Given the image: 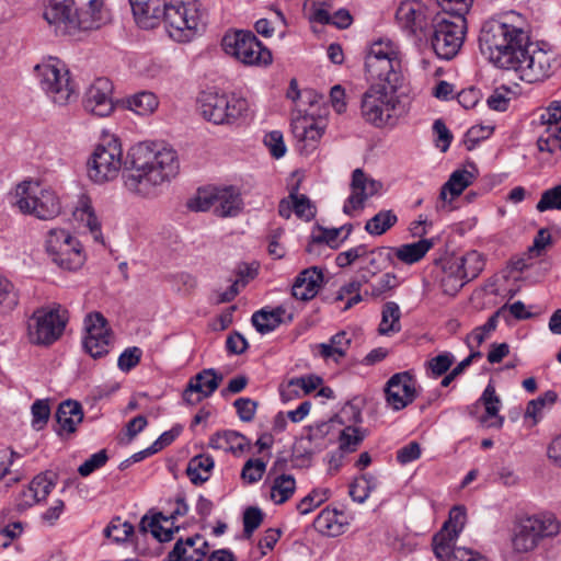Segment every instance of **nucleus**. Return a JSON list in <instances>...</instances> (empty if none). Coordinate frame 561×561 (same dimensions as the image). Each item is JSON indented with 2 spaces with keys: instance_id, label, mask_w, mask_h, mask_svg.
Segmentation results:
<instances>
[{
  "instance_id": "obj_22",
  "label": "nucleus",
  "mask_w": 561,
  "mask_h": 561,
  "mask_svg": "<svg viewBox=\"0 0 561 561\" xmlns=\"http://www.w3.org/2000/svg\"><path fill=\"white\" fill-rule=\"evenodd\" d=\"M307 108H298L297 115L293 114L291 117V131L298 141L309 144L311 147L320 140L324 134V126L313 121L308 115H302Z\"/></svg>"
},
{
  "instance_id": "obj_49",
  "label": "nucleus",
  "mask_w": 561,
  "mask_h": 561,
  "mask_svg": "<svg viewBox=\"0 0 561 561\" xmlns=\"http://www.w3.org/2000/svg\"><path fill=\"white\" fill-rule=\"evenodd\" d=\"M264 513L257 506H249L243 512V536L250 539L253 533L261 526Z\"/></svg>"
},
{
  "instance_id": "obj_20",
  "label": "nucleus",
  "mask_w": 561,
  "mask_h": 561,
  "mask_svg": "<svg viewBox=\"0 0 561 561\" xmlns=\"http://www.w3.org/2000/svg\"><path fill=\"white\" fill-rule=\"evenodd\" d=\"M381 183L368 178L362 169H355L352 175V194L343 206V211L350 215L353 210L362 208L364 202L374 196L381 188Z\"/></svg>"
},
{
  "instance_id": "obj_41",
  "label": "nucleus",
  "mask_w": 561,
  "mask_h": 561,
  "mask_svg": "<svg viewBox=\"0 0 561 561\" xmlns=\"http://www.w3.org/2000/svg\"><path fill=\"white\" fill-rule=\"evenodd\" d=\"M385 398L393 410H401L419 394L417 388H383Z\"/></svg>"
},
{
  "instance_id": "obj_13",
  "label": "nucleus",
  "mask_w": 561,
  "mask_h": 561,
  "mask_svg": "<svg viewBox=\"0 0 561 561\" xmlns=\"http://www.w3.org/2000/svg\"><path fill=\"white\" fill-rule=\"evenodd\" d=\"M188 207L195 211L214 208L219 217H232L241 210L242 198L239 190L233 186L202 188L191 199Z\"/></svg>"
},
{
  "instance_id": "obj_28",
  "label": "nucleus",
  "mask_w": 561,
  "mask_h": 561,
  "mask_svg": "<svg viewBox=\"0 0 561 561\" xmlns=\"http://www.w3.org/2000/svg\"><path fill=\"white\" fill-rule=\"evenodd\" d=\"M433 245V240L421 239L416 242L390 248L392 250V256L394 255L402 263L411 265L421 261Z\"/></svg>"
},
{
  "instance_id": "obj_55",
  "label": "nucleus",
  "mask_w": 561,
  "mask_h": 561,
  "mask_svg": "<svg viewBox=\"0 0 561 561\" xmlns=\"http://www.w3.org/2000/svg\"><path fill=\"white\" fill-rule=\"evenodd\" d=\"M482 357L480 351L471 350V353L458 363L440 381L439 386H449L457 377L462 375L465 370L476 360Z\"/></svg>"
},
{
  "instance_id": "obj_32",
  "label": "nucleus",
  "mask_w": 561,
  "mask_h": 561,
  "mask_svg": "<svg viewBox=\"0 0 561 561\" xmlns=\"http://www.w3.org/2000/svg\"><path fill=\"white\" fill-rule=\"evenodd\" d=\"M557 399V392L553 390H547L536 399L530 400L525 410V419H530L533 425L537 424L542 419L545 412L549 411L553 407Z\"/></svg>"
},
{
  "instance_id": "obj_64",
  "label": "nucleus",
  "mask_w": 561,
  "mask_h": 561,
  "mask_svg": "<svg viewBox=\"0 0 561 561\" xmlns=\"http://www.w3.org/2000/svg\"><path fill=\"white\" fill-rule=\"evenodd\" d=\"M264 144L268 147L271 154L279 159L286 152V146L284 144L283 134L278 130H273L265 135Z\"/></svg>"
},
{
  "instance_id": "obj_50",
  "label": "nucleus",
  "mask_w": 561,
  "mask_h": 561,
  "mask_svg": "<svg viewBox=\"0 0 561 561\" xmlns=\"http://www.w3.org/2000/svg\"><path fill=\"white\" fill-rule=\"evenodd\" d=\"M536 209L540 213L551 209L561 210V185L543 191Z\"/></svg>"
},
{
  "instance_id": "obj_47",
  "label": "nucleus",
  "mask_w": 561,
  "mask_h": 561,
  "mask_svg": "<svg viewBox=\"0 0 561 561\" xmlns=\"http://www.w3.org/2000/svg\"><path fill=\"white\" fill-rule=\"evenodd\" d=\"M375 488V478L370 474H363L350 485V495L354 501L363 503Z\"/></svg>"
},
{
  "instance_id": "obj_31",
  "label": "nucleus",
  "mask_w": 561,
  "mask_h": 561,
  "mask_svg": "<svg viewBox=\"0 0 561 561\" xmlns=\"http://www.w3.org/2000/svg\"><path fill=\"white\" fill-rule=\"evenodd\" d=\"M214 466L213 457L203 454L197 455L188 461L186 474L193 484L199 485L209 479Z\"/></svg>"
},
{
  "instance_id": "obj_51",
  "label": "nucleus",
  "mask_w": 561,
  "mask_h": 561,
  "mask_svg": "<svg viewBox=\"0 0 561 561\" xmlns=\"http://www.w3.org/2000/svg\"><path fill=\"white\" fill-rule=\"evenodd\" d=\"M345 227L346 226L332 229H322L321 234L312 236L311 241L308 243L306 248L307 252L311 253L316 245L322 243H327L332 249H337L340 247V242H337V237L344 230Z\"/></svg>"
},
{
  "instance_id": "obj_5",
  "label": "nucleus",
  "mask_w": 561,
  "mask_h": 561,
  "mask_svg": "<svg viewBox=\"0 0 561 561\" xmlns=\"http://www.w3.org/2000/svg\"><path fill=\"white\" fill-rule=\"evenodd\" d=\"M34 73L41 90L56 105L65 106L76 101V84L65 64L56 58L34 67Z\"/></svg>"
},
{
  "instance_id": "obj_1",
  "label": "nucleus",
  "mask_w": 561,
  "mask_h": 561,
  "mask_svg": "<svg viewBox=\"0 0 561 561\" xmlns=\"http://www.w3.org/2000/svg\"><path fill=\"white\" fill-rule=\"evenodd\" d=\"M123 167L126 190L149 197L179 173L180 163L174 149L149 141L133 146L123 161L121 141L111 135L104 137L94 149L88 161V175L93 182L102 184L116 179Z\"/></svg>"
},
{
  "instance_id": "obj_54",
  "label": "nucleus",
  "mask_w": 561,
  "mask_h": 561,
  "mask_svg": "<svg viewBox=\"0 0 561 561\" xmlns=\"http://www.w3.org/2000/svg\"><path fill=\"white\" fill-rule=\"evenodd\" d=\"M466 522V508L461 505L454 506L449 512V519L444 524L443 529L449 530L453 536H458Z\"/></svg>"
},
{
  "instance_id": "obj_10",
  "label": "nucleus",
  "mask_w": 561,
  "mask_h": 561,
  "mask_svg": "<svg viewBox=\"0 0 561 561\" xmlns=\"http://www.w3.org/2000/svg\"><path fill=\"white\" fill-rule=\"evenodd\" d=\"M68 322V311L61 306L41 308L27 321V335L33 344L49 345L57 341Z\"/></svg>"
},
{
  "instance_id": "obj_8",
  "label": "nucleus",
  "mask_w": 561,
  "mask_h": 561,
  "mask_svg": "<svg viewBox=\"0 0 561 561\" xmlns=\"http://www.w3.org/2000/svg\"><path fill=\"white\" fill-rule=\"evenodd\" d=\"M204 118L214 124H231L242 117L249 110L247 99L232 94L204 92L198 99Z\"/></svg>"
},
{
  "instance_id": "obj_58",
  "label": "nucleus",
  "mask_w": 561,
  "mask_h": 561,
  "mask_svg": "<svg viewBox=\"0 0 561 561\" xmlns=\"http://www.w3.org/2000/svg\"><path fill=\"white\" fill-rule=\"evenodd\" d=\"M112 522L104 530L106 537L112 538L116 542L125 541L134 534V526L129 522L121 523Z\"/></svg>"
},
{
  "instance_id": "obj_42",
  "label": "nucleus",
  "mask_w": 561,
  "mask_h": 561,
  "mask_svg": "<svg viewBox=\"0 0 561 561\" xmlns=\"http://www.w3.org/2000/svg\"><path fill=\"white\" fill-rule=\"evenodd\" d=\"M139 530L142 534L150 531L152 536L160 542H168L172 540L174 531L179 530V527H163L158 518H149L148 515L142 516L139 523Z\"/></svg>"
},
{
  "instance_id": "obj_45",
  "label": "nucleus",
  "mask_w": 561,
  "mask_h": 561,
  "mask_svg": "<svg viewBox=\"0 0 561 561\" xmlns=\"http://www.w3.org/2000/svg\"><path fill=\"white\" fill-rule=\"evenodd\" d=\"M330 496V489H314L297 504V510L300 514L306 515L329 500Z\"/></svg>"
},
{
  "instance_id": "obj_53",
  "label": "nucleus",
  "mask_w": 561,
  "mask_h": 561,
  "mask_svg": "<svg viewBox=\"0 0 561 561\" xmlns=\"http://www.w3.org/2000/svg\"><path fill=\"white\" fill-rule=\"evenodd\" d=\"M365 432L355 426L345 427L340 435V448L347 451H353L363 442Z\"/></svg>"
},
{
  "instance_id": "obj_35",
  "label": "nucleus",
  "mask_w": 561,
  "mask_h": 561,
  "mask_svg": "<svg viewBox=\"0 0 561 561\" xmlns=\"http://www.w3.org/2000/svg\"><path fill=\"white\" fill-rule=\"evenodd\" d=\"M398 222V216L391 209L378 211L365 224V231L370 236H382Z\"/></svg>"
},
{
  "instance_id": "obj_52",
  "label": "nucleus",
  "mask_w": 561,
  "mask_h": 561,
  "mask_svg": "<svg viewBox=\"0 0 561 561\" xmlns=\"http://www.w3.org/2000/svg\"><path fill=\"white\" fill-rule=\"evenodd\" d=\"M55 486V481L48 478L46 474L36 476L28 485V494L33 492V497H36L38 502L46 500Z\"/></svg>"
},
{
  "instance_id": "obj_37",
  "label": "nucleus",
  "mask_w": 561,
  "mask_h": 561,
  "mask_svg": "<svg viewBox=\"0 0 561 561\" xmlns=\"http://www.w3.org/2000/svg\"><path fill=\"white\" fill-rule=\"evenodd\" d=\"M401 311L397 302L388 301L382 308L381 322L378 332L381 335L397 333L401 330L400 324Z\"/></svg>"
},
{
  "instance_id": "obj_39",
  "label": "nucleus",
  "mask_w": 561,
  "mask_h": 561,
  "mask_svg": "<svg viewBox=\"0 0 561 561\" xmlns=\"http://www.w3.org/2000/svg\"><path fill=\"white\" fill-rule=\"evenodd\" d=\"M507 306H502L495 311L488 321L478 328H476L466 339L467 345L472 350L474 346L481 345L491 332L496 329L497 319L501 314L506 312Z\"/></svg>"
},
{
  "instance_id": "obj_18",
  "label": "nucleus",
  "mask_w": 561,
  "mask_h": 561,
  "mask_svg": "<svg viewBox=\"0 0 561 561\" xmlns=\"http://www.w3.org/2000/svg\"><path fill=\"white\" fill-rule=\"evenodd\" d=\"M485 261L478 251H469L450 266V273L446 275L443 283L454 280L453 287L457 291L466 283L474 279L483 271Z\"/></svg>"
},
{
  "instance_id": "obj_9",
  "label": "nucleus",
  "mask_w": 561,
  "mask_h": 561,
  "mask_svg": "<svg viewBox=\"0 0 561 561\" xmlns=\"http://www.w3.org/2000/svg\"><path fill=\"white\" fill-rule=\"evenodd\" d=\"M466 28V18L437 15L431 37L435 54L446 60L454 58L462 46Z\"/></svg>"
},
{
  "instance_id": "obj_48",
  "label": "nucleus",
  "mask_w": 561,
  "mask_h": 561,
  "mask_svg": "<svg viewBox=\"0 0 561 561\" xmlns=\"http://www.w3.org/2000/svg\"><path fill=\"white\" fill-rule=\"evenodd\" d=\"M289 198L293 199V208L297 217L309 221L316 216V209L310 199L306 195H299L297 188L290 192Z\"/></svg>"
},
{
  "instance_id": "obj_36",
  "label": "nucleus",
  "mask_w": 561,
  "mask_h": 561,
  "mask_svg": "<svg viewBox=\"0 0 561 561\" xmlns=\"http://www.w3.org/2000/svg\"><path fill=\"white\" fill-rule=\"evenodd\" d=\"M158 105V98L150 91H141L127 99L128 108L142 116L152 114Z\"/></svg>"
},
{
  "instance_id": "obj_19",
  "label": "nucleus",
  "mask_w": 561,
  "mask_h": 561,
  "mask_svg": "<svg viewBox=\"0 0 561 561\" xmlns=\"http://www.w3.org/2000/svg\"><path fill=\"white\" fill-rule=\"evenodd\" d=\"M396 19L408 34H422L428 25V9L420 0H407L397 9Z\"/></svg>"
},
{
  "instance_id": "obj_34",
  "label": "nucleus",
  "mask_w": 561,
  "mask_h": 561,
  "mask_svg": "<svg viewBox=\"0 0 561 561\" xmlns=\"http://www.w3.org/2000/svg\"><path fill=\"white\" fill-rule=\"evenodd\" d=\"M296 491V480L291 474L277 476L271 486V500L279 505L287 502Z\"/></svg>"
},
{
  "instance_id": "obj_40",
  "label": "nucleus",
  "mask_w": 561,
  "mask_h": 561,
  "mask_svg": "<svg viewBox=\"0 0 561 561\" xmlns=\"http://www.w3.org/2000/svg\"><path fill=\"white\" fill-rule=\"evenodd\" d=\"M458 536H453L449 530L442 529L433 537V551L437 559L454 560V553L458 548H455V540Z\"/></svg>"
},
{
  "instance_id": "obj_21",
  "label": "nucleus",
  "mask_w": 561,
  "mask_h": 561,
  "mask_svg": "<svg viewBox=\"0 0 561 561\" xmlns=\"http://www.w3.org/2000/svg\"><path fill=\"white\" fill-rule=\"evenodd\" d=\"M208 549V542L201 535L179 539L164 561H202Z\"/></svg>"
},
{
  "instance_id": "obj_38",
  "label": "nucleus",
  "mask_w": 561,
  "mask_h": 561,
  "mask_svg": "<svg viewBox=\"0 0 561 561\" xmlns=\"http://www.w3.org/2000/svg\"><path fill=\"white\" fill-rule=\"evenodd\" d=\"M455 362V356L450 352H443L430 358L424 364L425 374L428 378L437 379L445 377Z\"/></svg>"
},
{
  "instance_id": "obj_44",
  "label": "nucleus",
  "mask_w": 561,
  "mask_h": 561,
  "mask_svg": "<svg viewBox=\"0 0 561 561\" xmlns=\"http://www.w3.org/2000/svg\"><path fill=\"white\" fill-rule=\"evenodd\" d=\"M19 293L14 285L0 276V314H8L19 305Z\"/></svg>"
},
{
  "instance_id": "obj_61",
  "label": "nucleus",
  "mask_w": 561,
  "mask_h": 561,
  "mask_svg": "<svg viewBox=\"0 0 561 561\" xmlns=\"http://www.w3.org/2000/svg\"><path fill=\"white\" fill-rule=\"evenodd\" d=\"M222 380V375L217 373L215 369H204L191 377L185 386H219Z\"/></svg>"
},
{
  "instance_id": "obj_16",
  "label": "nucleus",
  "mask_w": 561,
  "mask_h": 561,
  "mask_svg": "<svg viewBox=\"0 0 561 561\" xmlns=\"http://www.w3.org/2000/svg\"><path fill=\"white\" fill-rule=\"evenodd\" d=\"M43 16L49 25L55 26L57 34L72 35L80 30V21L72 0L48 1Z\"/></svg>"
},
{
  "instance_id": "obj_57",
  "label": "nucleus",
  "mask_w": 561,
  "mask_h": 561,
  "mask_svg": "<svg viewBox=\"0 0 561 561\" xmlns=\"http://www.w3.org/2000/svg\"><path fill=\"white\" fill-rule=\"evenodd\" d=\"M266 469V463L261 459H249L241 472V477L249 483H255L262 479Z\"/></svg>"
},
{
  "instance_id": "obj_29",
  "label": "nucleus",
  "mask_w": 561,
  "mask_h": 561,
  "mask_svg": "<svg viewBox=\"0 0 561 561\" xmlns=\"http://www.w3.org/2000/svg\"><path fill=\"white\" fill-rule=\"evenodd\" d=\"M73 217L77 221L89 228L95 241L102 240L101 225L88 197L82 196L79 199Z\"/></svg>"
},
{
  "instance_id": "obj_25",
  "label": "nucleus",
  "mask_w": 561,
  "mask_h": 561,
  "mask_svg": "<svg viewBox=\"0 0 561 561\" xmlns=\"http://www.w3.org/2000/svg\"><path fill=\"white\" fill-rule=\"evenodd\" d=\"M471 170L458 169L454 171L448 181L443 185L439 197L447 201V194L453 197L459 196L469 185H471L478 175V169L474 163H469Z\"/></svg>"
},
{
  "instance_id": "obj_60",
  "label": "nucleus",
  "mask_w": 561,
  "mask_h": 561,
  "mask_svg": "<svg viewBox=\"0 0 561 561\" xmlns=\"http://www.w3.org/2000/svg\"><path fill=\"white\" fill-rule=\"evenodd\" d=\"M108 460V456L105 449H102L90 456L81 466L78 468V472L81 477H88L96 469L102 468Z\"/></svg>"
},
{
  "instance_id": "obj_4",
  "label": "nucleus",
  "mask_w": 561,
  "mask_h": 561,
  "mask_svg": "<svg viewBox=\"0 0 561 561\" xmlns=\"http://www.w3.org/2000/svg\"><path fill=\"white\" fill-rule=\"evenodd\" d=\"M400 88L385 83L371 84L363 94L360 102V114L365 122L378 128L394 126L401 114L397 95Z\"/></svg>"
},
{
  "instance_id": "obj_33",
  "label": "nucleus",
  "mask_w": 561,
  "mask_h": 561,
  "mask_svg": "<svg viewBox=\"0 0 561 561\" xmlns=\"http://www.w3.org/2000/svg\"><path fill=\"white\" fill-rule=\"evenodd\" d=\"M285 312L286 310L283 307H277L271 311L262 309L253 313L252 324L262 334L272 332L282 323V317Z\"/></svg>"
},
{
  "instance_id": "obj_3",
  "label": "nucleus",
  "mask_w": 561,
  "mask_h": 561,
  "mask_svg": "<svg viewBox=\"0 0 561 561\" xmlns=\"http://www.w3.org/2000/svg\"><path fill=\"white\" fill-rule=\"evenodd\" d=\"M137 25L153 28L163 20L169 36L179 43L191 42L204 30L205 14L196 0H129Z\"/></svg>"
},
{
  "instance_id": "obj_12",
  "label": "nucleus",
  "mask_w": 561,
  "mask_h": 561,
  "mask_svg": "<svg viewBox=\"0 0 561 561\" xmlns=\"http://www.w3.org/2000/svg\"><path fill=\"white\" fill-rule=\"evenodd\" d=\"M559 530V522L552 515L522 518L514 529L513 549L519 553L528 552L535 549L542 538L556 536Z\"/></svg>"
},
{
  "instance_id": "obj_43",
  "label": "nucleus",
  "mask_w": 561,
  "mask_h": 561,
  "mask_svg": "<svg viewBox=\"0 0 561 561\" xmlns=\"http://www.w3.org/2000/svg\"><path fill=\"white\" fill-rule=\"evenodd\" d=\"M479 402L483 404L485 410V416L482 417V421L486 422L488 419L496 417L497 420L492 422L490 425L501 426L503 423V417L497 415L501 408V400L500 397L495 393V388H485Z\"/></svg>"
},
{
  "instance_id": "obj_6",
  "label": "nucleus",
  "mask_w": 561,
  "mask_h": 561,
  "mask_svg": "<svg viewBox=\"0 0 561 561\" xmlns=\"http://www.w3.org/2000/svg\"><path fill=\"white\" fill-rule=\"evenodd\" d=\"M369 79L390 87H401L404 80L400 51L391 42L378 41L370 45L365 58Z\"/></svg>"
},
{
  "instance_id": "obj_17",
  "label": "nucleus",
  "mask_w": 561,
  "mask_h": 561,
  "mask_svg": "<svg viewBox=\"0 0 561 561\" xmlns=\"http://www.w3.org/2000/svg\"><path fill=\"white\" fill-rule=\"evenodd\" d=\"M113 83L107 78H98L88 88L83 99L87 112L106 117L114 111Z\"/></svg>"
},
{
  "instance_id": "obj_62",
  "label": "nucleus",
  "mask_w": 561,
  "mask_h": 561,
  "mask_svg": "<svg viewBox=\"0 0 561 561\" xmlns=\"http://www.w3.org/2000/svg\"><path fill=\"white\" fill-rule=\"evenodd\" d=\"M141 355L142 351L137 346L126 348L118 357V368L123 371H129L131 368L138 365Z\"/></svg>"
},
{
  "instance_id": "obj_11",
  "label": "nucleus",
  "mask_w": 561,
  "mask_h": 561,
  "mask_svg": "<svg viewBox=\"0 0 561 561\" xmlns=\"http://www.w3.org/2000/svg\"><path fill=\"white\" fill-rule=\"evenodd\" d=\"M221 46L226 54L249 66H267L273 56L256 36L249 31H237L224 36Z\"/></svg>"
},
{
  "instance_id": "obj_46",
  "label": "nucleus",
  "mask_w": 561,
  "mask_h": 561,
  "mask_svg": "<svg viewBox=\"0 0 561 561\" xmlns=\"http://www.w3.org/2000/svg\"><path fill=\"white\" fill-rule=\"evenodd\" d=\"M399 286V279L393 273H385L376 283L370 284L369 290H365V296L380 298L390 290Z\"/></svg>"
},
{
  "instance_id": "obj_63",
  "label": "nucleus",
  "mask_w": 561,
  "mask_h": 561,
  "mask_svg": "<svg viewBox=\"0 0 561 561\" xmlns=\"http://www.w3.org/2000/svg\"><path fill=\"white\" fill-rule=\"evenodd\" d=\"M33 426L36 430L43 428L48 422L50 408L47 400H36L32 405Z\"/></svg>"
},
{
  "instance_id": "obj_15",
  "label": "nucleus",
  "mask_w": 561,
  "mask_h": 561,
  "mask_svg": "<svg viewBox=\"0 0 561 561\" xmlns=\"http://www.w3.org/2000/svg\"><path fill=\"white\" fill-rule=\"evenodd\" d=\"M87 334L83 340L85 351L94 358L108 352L111 344V329L107 320L100 312L89 313L84 319Z\"/></svg>"
},
{
  "instance_id": "obj_23",
  "label": "nucleus",
  "mask_w": 561,
  "mask_h": 561,
  "mask_svg": "<svg viewBox=\"0 0 561 561\" xmlns=\"http://www.w3.org/2000/svg\"><path fill=\"white\" fill-rule=\"evenodd\" d=\"M323 282V274L317 267H309L299 273L291 288L296 299L308 301L319 291Z\"/></svg>"
},
{
  "instance_id": "obj_7",
  "label": "nucleus",
  "mask_w": 561,
  "mask_h": 561,
  "mask_svg": "<svg viewBox=\"0 0 561 561\" xmlns=\"http://www.w3.org/2000/svg\"><path fill=\"white\" fill-rule=\"evenodd\" d=\"M13 205L21 213L43 220L55 218L61 208L54 191L42 188L38 183L32 181H24L16 186Z\"/></svg>"
},
{
  "instance_id": "obj_24",
  "label": "nucleus",
  "mask_w": 561,
  "mask_h": 561,
  "mask_svg": "<svg viewBox=\"0 0 561 561\" xmlns=\"http://www.w3.org/2000/svg\"><path fill=\"white\" fill-rule=\"evenodd\" d=\"M347 525V515L342 511L330 507L322 510L313 522L316 530L327 536L341 535Z\"/></svg>"
},
{
  "instance_id": "obj_2",
  "label": "nucleus",
  "mask_w": 561,
  "mask_h": 561,
  "mask_svg": "<svg viewBox=\"0 0 561 561\" xmlns=\"http://www.w3.org/2000/svg\"><path fill=\"white\" fill-rule=\"evenodd\" d=\"M516 19L519 15L512 11L486 20L479 35L481 54L528 83L550 78L561 67V57L531 43L528 33L515 24Z\"/></svg>"
},
{
  "instance_id": "obj_14",
  "label": "nucleus",
  "mask_w": 561,
  "mask_h": 561,
  "mask_svg": "<svg viewBox=\"0 0 561 561\" xmlns=\"http://www.w3.org/2000/svg\"><path fill=\"white\" fill-rule=\"evenodd\" d=\"M46 251L57 266L67 271L80 268L85 261L81 243L65 229L49 230Z\"/></svg>"
},
{
  "instance_id": "obj_27",
  "label": "nucleus",
  "mask_w": 561,
  "mask_h": 561,
  "mask_svg": "<svg viewBox=\"0 0 561 561\" xmlns=\"http://www.w3.org/2000/svg\"><path fill=\"white\" fill-rule=\"evenodd\" d=\"M56 420L62 431L75 433L83 420L81 404L70 399L61 402L56 411Z\"/></svg>"
},
{
  "instance_id": "obj_30",
  "label": "nucleus",
  "mask_w": 561,
  "mask_h": 561,
  "mask_svg": "<svg viewBox=\"0 0 561 561\" xmlns=\"http://www.w3.org/2000/svg\"><path fill=\"white\" fill-rule=\"evenodd\" d=\"M103 7L104 0H90L87 9L80 11L77 9L80 30L88 31L99 28L105 20Z\"/></svg>"
},
{
  "instance_id": "obj_26",
  "label": "nucleus",
  "mask_w": 561,
  "mask_h": 561,
  "mask_svg": "<svg viewBox=\"0 0 561 561\" xmlns=\"http://www.w3.org/2000/svg\"><path fill=\"white\" fill-rule=\"evenodd\" d=\"M362 266V278L365 284L369 283L371 276L382 271L392 262V250L389 247H379L373 250L368 249Z\"/></svg>"
},
{
  "instance_id": "obj_59",
  "label": "nucleus",
  "mask_w": 561,
  "mask_h": 561,
  "mask_svg": "<svg viewBox=\"0 0 561 561\" xmlns=\"http://www.w3.org/2000/svg\"><path fill=\"white\" fill-rule=\"evenodd\" d=\"M366 254H368V247L366 244H359L340 252L335 257V263L340 267H346L353 264L356 260L364 259Z\"/></svg>"
},
{
  "instance_id": "obj_56",
  "label": "nucleus",
  "mask_w": 561,
  "mask_h": 561,
  "mask_svg": "<svg viewBox=\"0 0 561 561\" xmlns=\"http://www.w3.org/2000/svg\"><path fill=\"white\" fill-rule=\"evenodd\" d=\"M473 0H437L444 15L446 16H462L469 12Z\"/></svg>"
}]
</instances>
